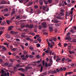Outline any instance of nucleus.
<instances>
[{
	"instance_id": "1",
	"label": "nucleus",
	"mask_w": 76,
	"mask_h": 76,
	"mask_svg": "<svg viewBox=\"0 0 76 76\" xmlns=\"http://www.w3.org/2000/svg\"><path fill=\"white\" fill-rule=\"evenodd\" d=\"M1 76H9V73L7 72V74L5 73V72L3 69H1Z\"/></svg>"
},
{
	"instance_id": "2",
	"label": "nucleus",
	"mask_w": 76,
	"mask_h": 76,
	"mask_svg": "<svg viewBox=\"0 0 76 76\" xmlns=\"http://www.w3.org/2000/svg\"><path fill=\"white\" fill-rule=\"evenodd\" d=\"M2 65L3 66H6L7 67H11L12 65V63H10L9 64L7 63H3L2 64Z\"/></svg>"
},
{
	"instance_id": "3",
	"label": "nucleus",
	"mask_w": 76,
	"mask_h": 76,
	"mask_svg": "<svg viewBox=\"0 0 76 76\" xmlns=\"http://www.w3.org/2000/svg\"><path fill=\"white\" fill-rule=\"evenodd\" d=\"M42 25L43 28H47V26L45 22H42Z\"/></svg>"
},
{
	"instance_id": "4",
	"label": "nucleus",
	"mask_w": 76,
	"mask_h": 76,
	"mask_svg": "<svg viewBox=\"0 0 76 76\" xmlns=\"http://www.w3.org/2000/svg\"><path fill=\"white\" fill-rule=\"evenodd\" d=\"M43 10H45V12H48L49 10L48 8V7H45V6H43Z\"/></svg>"
},
{
	"instance_id": "5",
	"label": "nucleus",
	"mask_w": 76,
	"mask_h": 76,
	"mask_svg": "<svg viewBox=\"0 0 76 76\" xmlns=\"http://www.w3.org/2000/svg\"><path fill=\"white\" fill-rule=\"evenodd\" d=\"M48 39H47V42L48 44V47H50V48H52L53 47V45H51V46H50V43L48 41Z\"/></svg>"
},
{
	"instance_id": "6",
	"label": "nucleus",
	"mask_w": 76,
	"mask_h": 76,
	"mask_svg": "<svg viewBox=\"0 0 76 76\" xmlns=\"http://www.w3.org/2000/svg\"><path fill=\"white\" fill-rule=\"evenodd\" d=\"M0 3L1 4H6L7 3V2L5 1H2L0 2Z\"/></svg>"
},
{
	"instance_id": "7",
	"label": "nucleus",
	"mask_w": 76,
	"mask_h": 76,
	"mask_svg": "<svg viewBox=\"0 0 76 76\" xmlns=\"http://www.w3.org/2000/svg\"><path fill=\"white\" fill-rule=\"evenodd\" d=\"M42 66V64H39L38 66V67L41 66V69L40 71V72H42V71L43 70V66Z\"/></svg>"
},
{
	"instance_id": "8",
	"label": "nucleus",
	"mask_w": 76,
	"mask_h": 76,
	"mask_svg": "<svg viewBox=\"0 0 76 76\" xmlns=\"http://www.w3.org/2000/svg\"><path fill=\"white\" fill-rule=\"evenodd\" d=\"M41 42H42V39L39 37V35H38V42L39 43H41Z\"/></svg>"
},
{
	"instance_id": "9",
	"label": "nucleus",
	"mask_w": 76,
	"mask_h": 76,
	"mask_svg": "<svg viewBox=\"0 0 76 76\" xmlns=\"http://www.w3.org/2000/svg\"><path fill=\"white\" fill-rule=\"evenodd\" d=\"M31 67H30L29 66H27L25 67V68L26 69V71H27L28 70V69H31Z\"/></svg>"
},
{
	"instance_id": "10",
	"label": "nucleus",
	"mask_w": 76,
	"mask_h": 76,
	"mask_svg": "<svg viewBox=\"0 0 76 76\" xmlns=\"http://www.w3.org/2000/svg\"><path fill=\"white\" fill-rule=\"evenodd\" d=\"M18 70H21L22 72H24L25 71V69H23L22 68H19L18 69Z\"/></svg>"
},
{
	"instance_id": "11",
	"label": "nucleus",
	"mask_w": 76,
	"mask_h": 76,
	"mask_svg": "<svg viewBox=\"0 0 76 76\" xmlns=\"http://www.w3.org/2000/svg\"><path fill=\"white\" fill-rule=\"evenodd\" d=\"M39 4H40V5L41 6H42L43 5V2L42 1V0H40L39 1Z\"/></svg>"
},
{
	"instance_id": "12",
	"label": "nucleus",
	"mask_w": 76,
	"mask_h": 76,
	"mask_svg": "<svg viewBox=\"0 0 76 76\" xmlns=\"http://www.w3.org/2000/svg\"><path fill=\"white\" fill-rule=\"evenodd\" d=\"M26 39V40L27 41H32V40L29 37H27Z\"/></svg>"
},
{
	"instance_id": "13",
	"label": "nucleus",
	"mask_w": 76,
	"mask_h": 76,
	"mask_svg": "<svg viewBox=\"0 0 76 76\" xmlns=\"http://www.w3.org/2000/svg\"><path fill=\"white\" fill-rule=\"evenodd\" d=\"M14 28V27H13V26H12L9 27V28L8 29L9 31H11V30H12V28Z\"/></svg>"
},
{
	"instance_id": "14",
	"label": "nucleus",
	"mask_w": 76,
	"mask_h": 76,
	"mask_svg": "<svg viewBox=\"0 0 76 76\" xmlns=\"http://www.w3.org/2000/svg\"><path fill=\"white\" fill-rule=\"evenodd\" d=\"M70 39V36H67L65 38V39L66 40H69Z\"/></svg>"
},
{
	"instance_id": "15",
	"label": "nucleus",
	"mask_w": 76,
	"mask_h": 76,
	"mask_svg": "<svg viewBox=\"0 0 76 76\" xmlns=\"http://www.w3.org/2000/svg\"><path fill=\"white\" fill-rule=\"evenodd\" d=\"M25 34V33H22L21 34V37H25V36L24 35Z\"/></svg>"
},
{
	"instance_id": "16",
	"label": "nucleus",
	"mask_w": 76,
	"mask_h": 76,
	"mask_svg": "<svg viewBox=\"0 0 76 76\" xmlns=\"http://www.w3.org/2000/svg\"><path fill=\"white\" fill-rule=\"evenodd\" d=\"M37 61L36 62H33V63L32 64L33 66H37Z\"/></svg>"
},
{
	"instance_id": "17",
	"label": "nucleus",
	"mask_w": 76,
	"mask_h": 76,
	"mask_svg": "<svg viewBox=\"0 0 76 76\" xmlns=\"http://www.w3.org/2000/svg\"><path fill=\"white\" fill-rule=\"evenodd\" d=\"M34 26L33 24H30L29 25V28H34Z\"/></svg>"
},
{
	"instance_id": "18",
	"label": "nucleus",
	"mask_w": 76,
	"mask_h": 76,
	"mask_svg": "<svg viewBox=\"0 0 76 76\" xmlns=\"http://www.w3.org/2000/svg\"><path fill=\"white\" fill-rule=\"evenodd\" d=\"M49 61H50V63H51V64H53V61L52 60V58H50Z\"/></svg>"
},
{
	"instance_id": "19",
	"label": "nucleus",
	"mask_w": 76,
	"mask_h": 76,
	"mask_svg": "<svg viewBox=\"0 0 76 76\" xmlns=\"http://www.w3.org/2000/svg\"><path fill=\"white\" fill-rule=\"evenodd\" d=\"M61 60V58H57L56 60V61H57L58 63H59V61H60Z\"/></svg>"
},
{
	"instance_id": "20",
	"label": "nucleus",
	"mask_w": 76,
	"mask_h": 76,
	"mask_svg": "<svg viewBox=\"0 0 76 76\" xmlns=\"http://www.w3.org/2000/svg\"><path fill=\"white\" fill-rule=\"evenodd\" d=\"M49 29H50V31H51V32H52V31H53V28L52 27H50Z\"/></svg>"
},
{
	"instance_id": "21",
	"label": "nucleus",
	"mask_w": 76,
	"mask_h": 76,
	"mask_svg": "<svg viewBox=\"0 0 76 76\" xmlns=\"http://www.w3.org/2000/svg\"><path fill=\"white\" fill-rule=\"evenodd\" d=\"M6 22H7V24H8V25H9V24H10V23H12L11 21H10L9 20H7Z\"/></svg>"
},
{
	"instance_id": "22",
	"label": "nucleus",
	"mask_w": 76,
	"mask_h": 76,
	"mask_svg": "<svg viewBox=\"0 0 76 76\" xmlns=\"http://www.w3.org/2000/svg\"><path fill=\"white\" fill-rule=\"evenodd\" d=\"M6 37L8 39H9L10 38V36L9 35H7L6 36Z\"/></svg>"
},
{
	"instance_id": "23",
	"label": "nucleus",
	"mask_w": 76,
	"mask_h": 76,
	"mask_svg": "<svg viewBox=\"0 0 76 76\" xmlns=\"http://www.w3.org/2000/svg\"><path fill=\"white\" fill-rule=\"evenodd\" d=\"M37 39L38 41V35H36V36L34 37V39H37Z\"/></svg>"
},
{
	"instance_id": "24",
	"label": "nucleus",
	"mask_w": 76,
	"mask_h": 76,
	"mask_svg": "<svg viewBox=\"0 0 76 76\" xmlns=\"http://www.w3.org/2000/svg\"><path fill=\"white\" fill-rule=\"evenodd\" d=\"M43 1L44 2L45 4L46 5H47L48 4V3L47 1H45V0H43Z\"/></svg>"
},
{
	"instance_id": "25",
	"label": "nucleus",
	"mask_w": 76,
	"mask_h": 76,
	"mask_svg": "<svg viewBox=\"0 0 76 76\" xmlns=\"http://www.w3.org/2000/svg\"><path fill=\"white\" fill-rule=\"evenodd\" d=\"M69 53L70 54H74L75 53V52L74 51H69Z\"/></svg>"
},
{
	"instance_id": "26",
	"label": "nucleus",
	"mask_w": 76,
	"mask_h": 76,
	"mask_svg": "<svg viewBox=\"0 0 76 76\" xmlns=\"http://www.w3.org/2000/svg\"><path fill=\"white\" fill-rule=\"evenodd\" d=\"M48 73L49 74H53V71L52 70L49 71Z\"/></svg>"
},
{
	"instance_id": "27",
	"label": "nucleus",
	"mask_w": 76,
	"mask_h": 76,
	"mask_svg": "<svg viewBox=\"0 0 76 76\" xmlns=\"http://www.w3.org/2000/svg\"><path fill=\"white\" fill-rule=\"evenodd\" d=\"M70 12H68L67 14H66V19H67V15L68 16H69L70 15Z\"/></svg>"
},
{
	"instance_id": "28",
	"label": "nucleus",
	"mask_w": 76,
	"mask_h": 76,
	"mask_svg": "<svg viewBox=\"0 0 76 76\" xmlns=\"http://www.w3.org/2000/svg\"><path fill=\"white\" fill-rule=\"evenodd\" d=\"M45 66L46 67H48V65L47 62H45Z\"/></svg>"
},
{
	"instance_id": "29",
	"label": "nucleus",
	"mask_w": 76,
	"mask_h": 76,
	"mask_svg": "<svg viewBox=\"0 0 76 76\" xmlns=\"http://www.w3.org/2000/svg\"><path fill=\"white\" fill-rule=\"evenodd\" d=\"M49 3L50 4L52 2V0H47Z\"/></svg>"
},
{
	"instance_id": "30",
	"label": "nucleus",
	"mask_w": 76,
	"mask_h": 76,
	"mask_svg": "<svg viewBox=\"0 0 76 76\" xmlns=\"http://www.w3.org/2000/svg\"><path fill=\"white\" fill-rule=\"evenodd\" d=\"M71 33L70 32H68V33L67 34H66V36H68V37H70L69 35H70L71 34Z\"/></svg>"
},
{
	"instance_id": "31",
	"label": "nucleus",
	"mask_w": 76,
	"mask_h": 76,
	"mask_svg": "<svg viewBox=\"0 0 76 76\" xmlns=\"http://www.w3.org/2000/svg\"><path fill=\"white\" fill-rule=\"evenodd\" d=\"M29 48L30 50H34V48H33V47H31V46H30Z\"/></svg>"
},
{
	"instance_id": "32",
	"label": "nucleus",
	"mask_w": 76,
	"mask_h": 76,
	"mask_svg": "<svg viewBox=\"0 0 76 76\" xmlns=\"http://www.w3.org/2000/svg\"><path fill=\"white\" fill-rule=\"evenodd\" d=\"M65 58H64L62 59V63H64V61H65Z\"/></svg>"
},
{
	"instance_id": "33",
	"label": "nucleus",
	"mask_w": 76,
	"mask_h": 76,
	"mask_svg": "<svg viewBox=\"0 0 76 76\" xmlns=\"http://www.w3.org/2000/svg\"><path fill=\"white\" fill-rule=\"evenodd\" d=\"M71 45H69V46H68V50H70L71 49Z\"/></svg>"
},
{
	"instance_id": "34",
	"label": "nucleus",
	"mask_w": 76,
	"mask_h": 76,
	"mask_svg": "<svg viewBox=\"0 0 76 76\" xmlns=\"http://www.w3.org/2000/svg\"><path fill=\"white\" fill-rule=\"evenodd\" d=\"M60 14L62 16H64V13L63 12H60Z\"/></svg>"
},
{
	"instance_id": "35",
	"label": "nucleus",
	"mask_w": 76,
	"mask_h": 76,
	"mask_svg": "<svg viewBox=\"0 0 76 76\" xmlns=\"http://www.w3.org/2000/svg\"><path fill=\"white\" fill-rule=\"evenodd\" d=\"M72 42L74 43H76V39H72Z\"/></svg>"
},
{
	"instance_id": "36",
	"label": "nucleus",
	"mask_w": 76,
	"mask_h": 76,
	"mask_svg": "<svg viewBox=\"0 0 76 76\" xmlns=\"http://www.w3.org/2000/svg\"><path fill=\"white\" fill-rule=\"evenodd\" d=\"M34 7L35 9H38V6L37 5H35L34 6Z\"/></svg>"
},
{
	"instance_id": "37",
	"label": "nucleus",
	"mask_w": 76,
	"mask_h": 76,
	"mask_svg": "<svg viewBox=\"0 0 76 76\" xmlns=\"http://www.w3.org/2000/svg\"><path fill=\"white\" fill-rule=\"evenodd\" d=\"M68 44L67 43H65L64 44V47L66 48Z\"/></svg>"
},
{
	"instance_id": "38",
	"label": "nucleus",
	"mask_w": 76,
	"mask_h": 76,
	"mask_svg": "<svg viewBox=\"0 0 76 76\" xmlns=\"http://www.w3.org/2000/svg\"><path fill=\"white\" fill-rule=\"evenodd\" d=\"M4 45H7L8 47H9V45L10 44H7L6 43H4Z\"/></svg>"
},
{
	"instance_id": "39",
	"label": "nucleus",
	"mask_w": 76,
	"mask_h": 76,
	"mask_svg": "<svg viewBox=\"0 0 76 76\" xmlns=\"http://www.w3.org/2000/svg\"><path fill=\"white\" fill-rule=\"evenodd\" d=\"M8 10H8V9H7V8H5L4 10V12H8Z\"/></svg>"
},
{
	"instance_id": "40",
	"label": "nucleus",
	"mask_w": 76,
	"mask_h": 76,
	"mask_svg": "<svg viewBox=\"0 0 76 76\" xmlns=\"http://www.w3.org/2000/svg\"><path fill=\"white\" fill-rule=\"evenodd\" d=\"M53 41H56L57 40V38L56 37H54L53 38Z\"/></svg>"
},
{
	"instance_id": "41",
	"label": "nucleus",
	"mask_w": 76,
	"mask_h": 76,
	"mask_svg": "<svg viewBox=\"0 0 76 76\" xmlns=\"http://www.w3.org/2000/svg\"><path fill=\"white\" fill-rule=\"evenodd\" d=\"M10 62H11V63H13V61H14L12 59H10Z\"/></svg>"
},
{
	"instance_id": "42",
	"label": "nucleus",
	"mask_w": 76,
	"mask_h": 76,
	"mask_svg": "<svg viewBox=\"0 0 76 76\" xmlns=\"http://www.w3.org/2000/svg\"><path fill=\"white\" fill-rule=\"evenodd\" d=\"M60 71L61 72L63 71V68H60L59 69Z\"/></svg>"
},
{
	"instance_id": "43",
	"label": "nucleus",
	"mask_w": 76,
	"mask_h": 76,
	"mask_svg": "<svg viewBox=\"0 0 76 76\" xmlns=\"http://www.w3.org/2000/svg\"><path fill=\"white\" fill-rule=\"evenodd\" d=\"M15 10H13L12 12L11 15H13V14H15Z\"/></svg>"
},
{
	"instance_id": "44",
	"label": "nucleus",
	"mask_w": 76,
	"mask_h": 76,
	"mask_svg": "<svg viewBox=\"0 0 76 76\" xmlns=\"http://www.w3.org/2000/svg\"><path fill=\"white\" fill-rule=\"evenodd\" d=\"M59 22H60V21L59 20L57 21L56 20H54V22L55 23H57Z\"/></svg>"
},
{
	"instance_id": "45",
	"label": "nucleus",
	"mask_w": 76,
	"mask_h": 76,
	"mask_svg": "<svg viewBox=\"0 0 76 76\" xmlns=\"http://www.w3.org/2000/svg\"><path fill=\"white\" fill-rule=\"evenodd\" d=\"M22 60H27V58H22Z\"/></svg>"
},
{
	"instance_id": "46",
	"label": "nucleus",
	"mask_w": 76,
	"mask_h": 76,
	"mask_svg": "<svg viewBox=\"0 0 76 76\" xmlns=\"http://www.w3.org/2000/svg\"><path fill=\"white\" fill-rule=\"evenodd\" d=\"M30 34L31 35H35V33H33L31 32L30 33Z\"/></svg>"
},
{
	"instance_id": "47",
	"label": "nucleus",
	"mask_w": 76,
	"mask_h": 76,
	"mask_svg": "<svg viewBox=\"0 0 76 76\" xmlns=\"http://www.w3.org/2000/svg\"><path fill=\"white\" fill-rule=\"evenodd\" d=\"M33 11H34L33 9H31L30 12L31 13H33Z\"/></svg>"
},
{
	"instance_id": "48",
	"label": "nucleus",
	"mask_w": 76,
	"mask_h": 76,
	"mask_svg": "<svg viewBox=\"0 0 76 76\" xmlns=\"http://www.w3.org/2000/svg\"><path fill=\"white\" fill-rule=\"evenodd\" d=\"M9 16V14H7L4 15V16Z\"/></svg>"
},
{
	"instance_id": "49",
	"label": "nucleus",
	"mask_w": 76,
	"mask_h": 76,
	"mask_svg": "<svg viewBox=\"0 0 76 76\" xmlns=\"http://www.w3.org/2000/svg\"><path fill=\"white\" fill-rule=\"evenodd\" d=\"M29 57H30V58H33V57H34V56L32 55H30L29 56Z\"/></svg>"
},
{
	"instance_id": "50",
	"label": "nucleus",
	"mask_w": 76,
	"mask_h": 76,
	"mask_svg": "<svg viewBox=\"0 0 76 76\" xmlns=\"http://www.w3.org/2000/svg\"><path fill=\"white\" fill-rule=\"evenodd\" d=\"M26 26L27 28H29V24H27L26 25Z\"/></svg>"
},
{
	"instance_id": "51",
	"label": "nucleus",
	"mask_w": 76,
	"mask_h": 76,
	"mask_svg": "<svg viewBox=\"0 0 76 76\" xmlns=\"http://www.w3.org/2000/svg\"><path fill=\"white\" fill-rule=\"evenodd\" d=\"M23 19H26V16L24 15L23 17Z\"/></svg>"
},
{
	"instance_id": "52",
	"label": "nucleus",
	"mask_w": 76,
	"mask_h": 76,
	"mask_svg": "<svg viewBox=\"0 0 76 76\" xmlns=\"http://www.w3.org/2000/svg\"><path fill=\"white\" fill-rule=\"evenodd\" d=\"M21 28H23L24 27H25V26L24 25V24H23V25H21Z\"/></svg>"
},
{
	"instance_id": "53",
	"label": "nucleus",
	"mask_w": 76,
	"mask_h": 76,
	"mask_svg": "<svg viewBox=\"0 0 76 76\" xmlns=\"http://www.w3.org/2000/svg\"><path fill=\"white\" fill-rule=\"evenodd\" d=\"M45 61L44 60H43L42 61V65H43V66H44L45 65Z\"/></svg>"
},
{
	"instance_id": "54",
	"label": "nucleus",
	"mask_w": 76,
	"mask_h": 76,
	"mask_svg": "<svg viewBox=\"0 0 76 76\" xmlns=\"http://www.w3.org/2000/svg\"><path fill=\"white\" fill-rule=\"evenodd\" d=\"M16 48H13L12 49V51H16Z\"/></svg>"
},
{
	"instance_id": "55",
	"label": "nucleus",
	"mask_w": 76,
	"mask_h": 76,
	"mask_svg": "<svg viewBox=\"0 0 76 76\" xmlns=\"http://www.w3.org/2000/svg\"><path fill=\"white\" fill-rule=\"evenodd\" d=\"M39 28L40 29H41L42 28V26H39Z\"/></svg>"
},
{
	"instance_id": "56",
	"label": "nucleus",
	"mask_w": 76,
	"mask_h": 76,
	"mask_svg": "<svg viewBox=\"0 0 76 76\" xmlns=\"http://www.w3.org/2000/svg\"><path fill=\"white\" fill-rule=\"evenodd\" d=\"M56 72H59L60 71V69H59L58 68H57V69H56Z\"/></svg>"
},
{
	"instance_id": "57",
	"label": "nucleus",
	"mask_w": 76,
	"mask_h": 76,
	"mask_svg": "<svg viewBox=\"0 0 76 76\" xmlns=\"http://www.w3.org/2000/svg\"><path fill=\"white\" fill-rule=\"evenodd\" d=\"M54 44H55V42H51V45H54Z\"/></svg>"
},
{
	"instance_id": "58",
	"label": "nucleus",
	"mask_w": 76,
	"mask_h": 76,
	"mask_svg": "<svg viewBox=\"0 0 76 76\" xmlns=\"http://www.w3.org/2000/svg\"><path fill=\"white\" fill-rule=\"evenodd\" d=\"M28 4L29 5H32V2H29Z\"/></svg>"
},
{
	"instance_id": "59",
	"label": "nucleus",
	"mask_w": 76,
	"mask_h": 76,
	"mask_svg": "<svg viewBox=\"0 0 76 76\" xmlns=\"http://www.w3.org/2000/svg\"><path fill=\"white\" fill-rule=\"evenodd\" d=\"M23 53L24 54H28V52L26 51H24Z\"/></svg>"
},
{
	"instance_id": "60",
	"label": "nucleus",
	"mask_w": 76,
	"mask_h": 76,
	"mask_svg": "<svg viewBox=\"0 0 76 76\" xmlns=\"http://www.w3.org/2000/svg\"><path fill=\"white\" fill-rule=\"evenodd\" d=\"M16 67H18L20 66V65L19 64H16Z\"/></svg>"
},
{
	"instance_id": "61",
	"label": "nucleus",
	"mask_w": 76,
	"mask_h": 76,
	"mask_svg": "<svg viewBox=\"0 0 76 76\" xmlns=\"http://www.w3.org/2000/svg\"><path fill=\"white\" fill-rule=\"evenodd\" d=\"M16 40L17 41H18V42H19V41H20V39H16Z\"/></svg>"
},
{
	"instance_id": "62",
	"label": "nucleus",
	"mask_w": 76,
	"mask_h": 76,
	"mask_svg": "<svg viewBox=\"0 0 76 76\" xmlns=\"http://www.w3.org/2000/svg\"><path fill=\"white\" fill-rule=\"evenodd\" d=\"M52 64H51V63H50V64H49L48 65V66H50Z\"/></svg>"
},
{
	"instance_id": "63",
	"label": "nucleus",
	"mask_w": 76,
	"mask_h": 76,
	"mask_svg": "<svg viewBox=\"0 0 76 76\" xmlns=\"http://www.w3.org/2000/svg\"><path fill=\"white\" fill-rule=\"evenodd\" d=\"M29 57V55L28 54H27L26 56V58H28Z\"/></svg>"
},
{
	"instance_id": "64",
	"label": "nucleus",
	"mask_w": 76,
	"mask_h": 76,
	"mask_svg": "<svg viewBox=\"0 0 76 76\" xmlns=\"http://www.w3.org/2000/svg\"><path fill=\"white\" fill-rule=\"evenodd\" d=\"M55 26L56 27H58L59 26V25L58 24H55Z\"/></svg>"
}]
</instances>
